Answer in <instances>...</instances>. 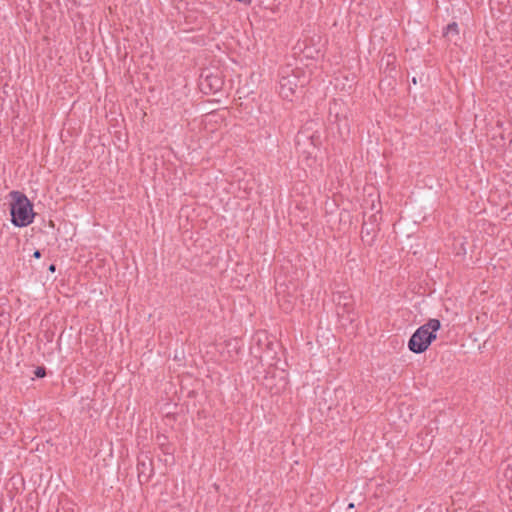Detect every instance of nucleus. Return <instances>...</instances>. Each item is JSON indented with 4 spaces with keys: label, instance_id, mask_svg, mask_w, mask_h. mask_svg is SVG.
<instances>
[{
    "label": "nucleus",
    "instance_id": "f257e3e1",
    "mask_svg": "<svg viewBox=\"0 0 512 512\" xmlns=\"http://www.w3.org/2000/svg\"><path fill=\"white\" fill-rule=\"evenodd\" d=\"M11 221L17 227H25L32 223L34 213L29 199L19 191L10 192Z\"/></svg>",
    "mask_w": 512,
    "mask_h": 512
},
{
    "label": "nucleus",
    "instance_id": "f03ea898",
    "mask_svg": "<svg viewBox=\"0 0 512 512\" xmlns=\"http://www.w3.org/2000/svg\"><path fill=\"white\" fill-rule=\"evenodd\" d=\"M300 70L285 69L279 80V94L287 100H292L297 90L303 87L307 80L300 76Z\"/></svg>",
    "mask_w": 512,
    "mask_h": 512
},
{
    "label": "nucleus",
    "instance_id": "7ed1b4c3",
    "mask_svg": "<svg viewBox=\"0 0 512 512\" xmlns=\"http://www.w3.org/2000/svg\"><path fill=\"white\" fill-rule=\"evenodd\" d=\"M441 323L438 319H429L427 323L418 327V354L425 352L436 339V333Z\"/></svg>",
    "mask_w": 512,
    "mask_h": 512
},
{
    "label": "nucleus",
    "instance_id": "20e7f679",
    "mask_svg": "<svg viewBox=\"0 0 512 512\" xmlns=\"http://www.w3.org/2000/svg\"><path fill=\"white\" fill-rule=\"evenodd\" d=\"M222 79L217 75H207L201 81V87L203 90L209 89L210 92H217L222 88Z\"/></svg>",
    "mask_w": 512,
    "mask_h": 512
},
{
    "label": "nucleus",
    "instance_id": "39448f33",
    "mask_svg": "<svg viewBox=\"0 0 512 512\" xmlns=\"http://www.w3.org/2000/svg\"><path fill=\"white\" fill-rule=\"evenodd\" d=\"M285 290L283 289V285L280 284L278 287H277V295L279 297V303H280V306L282 307V309L286 312L290 311L293 306H294V300L293 299H286L285 298Z\"/></svg>",
    "mask_w": 512,
    "mask_h": 512
},
{
    "label": "nucleus",
    "instance_id": "423d86ee",
    "mask_svg": "<svg viewBox=\"0 0 512 512\" xmlns=\"http://www.w3.org/2000/svg\"><path fill=\"white\" fill-rule=\"evenodd\" d=\"M444 37L449 42H457V40L459 39V29L458 24L456 22H452L446 26L444 30Z\"/></svg>",
    "mask_w": 512,
    "mask_h": 512
},
{
    "label": "nucleus",
    "instance_id": "0eeeda50",
    "mask_svg": "<svg viewBox=\"0 0 512 512\" xmlns=\"http://www.w3.org/2000/svg\"><path fill=\"white\" fill-rule=\"evenodd\" d=\"M334 301L338 307L343 306L344 309H347V311H349L350 306H351V301H350L349 295L338 293L334 297Z\"/></svg>",
    "mask_w": 512,
    "mask_h": 512
},
{
    "label": "nucleus",
    "instance_id": "6e6552de",
    "mask_svg": "<svg viewBox=\"0 0 512 512\" xmlns=\"http://www.w3.org/2000/svg\"><path fill=\"white\" fill-rule=\"evenodd\" d=\"M377 232L376 226L369 227L366 222H364L362 227V238L365 239V237L371 238V241L373 240L375 234Z\"/></svg>",
    "mask_w": 512,
    "mask_h": 512
},
{
    "label": "nucleus",
    "instance_id": "1a4fd4ad",
    "mask_svg": "<svg viewBox=\"0 0 512 512\" xmlns=\"http://www.w3.org/2000/svg\"><path fill=\"white\" fill-rule=\"evenodd\" d=\"M408 347L412 352L416 353V347H417L416 332L414 334H412V336L410 337V340L408 342Z\"/></svg>",
    "mask_w": 512,
    "mask_h": 512
},
{
    "label": "nucleus",
    "instance_id": "9d476101",
    "mask_svg": "<svg viewBox=\"0 0 512 512\" xmlns=\"http://www.w3.org/2000/svg\"><path fill=\"white\" fill-rule=\"evenodd\" d=\"M34 374H35V376H36V377H39V378H40V377H44V376H45V374H46V372H45V368H43V367H38V368L35 370Z\"/></svg>",
    "mask_w": 512,
    "mask_h": 512
},
{
    "label": "nucleus",
    "instance_id": "9b49d317",
    "mask_svg": "<svg viewBox=\"0 0 512 512\" xmlns=\"http://www.w3.org/2000/svg\"><path fill=\"white\" fill-rule=\"evenodd\" d=\"M337 106L338 103L336 101H334L333 104L330 106V113L332 114L333 112H335L336 116H338Z\"/></svg>",
    "mask_w": 512,
    "mask_h": 512
},
{
    "label": "nucleus",
    "instance_id": "f8f14e48",
    "mask_svg": "<svg viewBox=\"0 0 512 512\" xmlns=\"http://www.w3.org/2000/svg\"><path fill=\"white\" fill-rule=\"evenodd\" d=\"M33 256H34L35 258H37V259H38V258H40V257H41V253H40V251L36 250V251L34 252Z\"/></svg>",
    "mask_w": 512,
    "mask_h": 512
},
{
    "label": "nucleus",
    "instance_id": "ddd939ff",
    "mask_svg": "<svg viewBox=\"0 0 512 512\" xmlns=\"http://www.w3.org/2000/svg\"><path fill=\"white\" fill-rule=\"evenodd\" d=\"M354 507H355L354 503H349L347 508L348 509H354Z\"/></svg>",
    "mask_w": 512,
    "mask_h": 512
},
{
    "label": "nucleus",
    "instance_id": "4468645a",
    "mask_svg": "<svg viewBox=\"0 0 512 512\" xmlns=\"http://www.w3.org/2000/svg\"><path fill=\"white\" fill-rule=\"evenodd\" d=\"M49 270H50L51 272H54V271H55V265H53V264H52V265H50Z\"/></svg>",
    "mask_w": 512,
    "mask_h": 512
},
{
    "label": "nucleus",
    "instance_id": "2eb2a0df",
    "mask_svg": "<svg viewBox=\"0 0 512 512\" xmlns=\"http://www.w3.org/2000/svg\"><path fill=\"white\" fill-rule=\"evenodd\" d=\"M412 82H413L414 84H416V77H413V78H412Z\"/></svg>",
    "mask_w": 512,
    "mask_h": 512
},
{
    "label": "nucleus",
    "instance_id": "dca6fc26",
    "mask_svg": "<svg viewBox=\"0 0 512 512\" xmlns=\"http://www.w3.org/2000/svg\"><path fill=\"white\" fill-rule=\"evenodd\" d=\"M372 217L374 218L375 221L377 220V214H374Z\"/></svg>",
    "mask_w": 512,
    "mask_h": 512
}]
</instances>
